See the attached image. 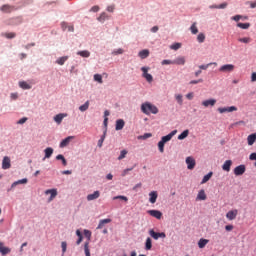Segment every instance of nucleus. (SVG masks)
<instances>
[{
	"label": "nucleus",
	"instance_id": "6e6d98bb",
	"mask_svg": "<svg viewBox=\"0 0 256 256\" xmlns=\"http://www.w3.org/2000/svg\"><path fill=\"white\" fill-rule=\"evenodd\" d=\"M149 69H150L149 67H145V66L141 68V71L143 72L142 77H146L149 74L148 73Z\"/></svg>",
	"mask_w": 256,
	"mask_h": 256
},
{
	"label": "nucleus",
	"instance_id": "ddd939ff",
	"mask_svg": "<svg viewBox=\"0 0 256 256\" xmlns=\"http://www.w3.org/2000/svg\"><path fill=\"white\" fill-rule=\"evenodd\" d=\"M219 113H233V111H237V107L230 106L224 108H218Z\"/></svg>",
	"mask_w": 256,
	"mask_h": 256
},
{
	"label": "nucleus",
	"instance_id": "f03ea898",
	"mask_svg": "<svg viewBox=\"0 0 256 256\" xmlns=\"http://www.w3.org/2000/svg\"><path fill=\"white\" fill-rule=\"evenodd\" d=\"M149 235L152 239H155V241H157V239H165V237H167L165 232H155L153 229L149 230Z\"/></svg>",
	"mask_w": 256,
	"mask_h": 256
},
{
	"label": "nucleus",
	"instance_id": "0eeeda50",
	"mask_svg": "<svg viewBox=\"0 0 256 256\" xmlns=\"http://www.w3.org/2000/svg\"><path fill=\"white\" fill-rule=\"evenodd\" d=\"M147 213L151 217H155V219H161L163 217V213L159 210H148Z\"/></svg>",
	"mask_w": 256,
	"mask_h": 256
},
{
	"label": "nucleus",
	"instance_id": "5701e85b",
	"mask_svg": "<svg viewBox=\"0 0 256 256\" xmlns=\"http://www.w3.org/2000/svg\"><path fill=\"white\" fill-rule=\"evenodd\" d=\"M45 156L43 158V161H45L46 159H50L51 155H53V148L48 147L44 150Z\"/></svg>",
	"mask_w": 256,
	"mask_h": 256
},
{
	"label": "nucleus",
	"instance_id": "79ce46f5",
	"mask_svg": "<svg viewBox=\"0 0 256 256\" xmlns=\"http://www.w3.org/2000/svg\"><path fill=\"white\" fill-rule=\"evenodd\" d=\"M211 65L217 66V62L208 63V64H206V65H200V66H199V69H202L203 71H206V69H209V67H211Z\"/></svg>",
	"mask_w": 256,
	"mask_h": 256
},
{
	"label": "nucleus",
	"instance_id": "69168bd1",
	"mask_svg": "<svg viewBox=\"0 0 256 256\" xmlns=\"http://www.w3.org/2000/svg\"><path fill=\"white\" fill-rule=\"evenodd\" d=\"M250 161H256V153H251L249 156Z\"/></svg>",
	"mask_w": 256,
	"mask_h": 256
},
{
	"label": "nucleus",
	"instance_id": "13d9d810",
	"mask_svg": "<svg viewBox=\"0 0 256 256\" xmlns=\"http://www.w3.org/2000/svg\"><path fill=\"white\" fill-rule=\"evenodd\" d=\"M117 199H121L122 201H125V202L129 201V198H127L126 196H115L113 198L114 201Z\"/></svg>",
	"mask_w": 256,
	"mask_h": 256
},
{
	"label": "nucleus",
	"instance_id": "cd10ccee",
	"mask_svg": "<svg viewBox=\"0 0 256 256\" xmlns=\"http://www.w3.org/2000/svg\"><path fill=\"white\" fill-rule=\"evenodd\" d=\"M138 55L141 59H147V57H149V50H141Z\"/></svg>",
	"mask_w": 256,
	"mask_h": 256
},
{
	"label": "nucleus",
	"instance_id": "052dcab7",
	"mask_svg": "<svg viewBox=\"0 0 256 256\" xmlns=\"http://www.w3.org/2000/svg\"><path fill=\"white\" fill-rule=\"evenodd\" d=\"M144 79H146V81H148V83L153 82V76L151 74H146V76H144Z\"/></svg>",
	"mask_w": 256,
	"mask_h": 256
},
{
	"label": "nucleus",
	"instance_id": "8fccbe9b",
	"mask_svg": "<svg viewBox=\"0 0 256 256\" xmlns=\"http://www.w3.org/2000/svg\"><path fill=\"white\" fill-rule=\"evenodd\" d=\"M125 157H127V150H122L120 152V155L118 157V160L121 161L122 159H125Z\"/></svg>",
	"mask_w": 256,
	"mask_h": 256
},
{
	"label": "nucleus",
	"instance_id": "09e8293b",
	"mask_svg": "<svg viewBox=\"0 0 256 256\" xmlns=\"http://www.w3.org/2000/svg\"><path fill=\"white\" fill-rule=\"evenodd\" d=\"M175 99L179 105H183V95L178 94L175 96Z\"/></svg>",
	"mask_w": 256,
	"mask_h": 256
},
{
	"label": "nucleus",
	"instance_id": "f8f14e48",
	"mask_svg": "<svg viewBox=\"0 0 256 256\" xmlns=\"http://www.w3.org/2000/svg\"><path fill=\"white\" fill-rule=\"evenodd\" d=\"M101 197V192L99 190H96L93 192V194L87 195V201H95V199H99Z\"/></svg>",
	"mask_w": 256,
	"mask_h": 256
},
{
	"label": "nucleus",
	"instance_id": "412c9836",
	"mask_svg": "<svg viewBox=\"0 0 256 256\" xmlns=\"http://www.w3.org/2000/svg\"><path fill=\"white\" fill-rule=\"evenodd\" d=\"M149 201L152 203V204H155L157 203V197H158V194H157V191H152L149 193Z\"/></svg>",
	"mask_w": 256,
	"mask_h": 256
},
{
	"label": "nucleus",
	"instance_id": "9d476101",
	"mask_svg": "<svg viewBox=\"0 0 256 256\" xmlns=\"http://www.w3.org/2000/svg\"><path fill=\"white\" fill-rule=\"evenodd\" d=\"M73 139H75V136L66 137L64 140L61 141L60 148L63 149L65 147H67V145H69L71 143V141H73Z\"/></svg>",
	"mask_w": 256,
	"mask_h": 256
},
{
	"label": "nucleus",
	"instance_id": "bf43d9fd",
	"mask_svg": "<svg viewBox=\"0 0 256 256\" xmlns=\"http://www.w3.org/2000/svg\"><path fill=\"white\" fill-rule=\"evenodd\" d=\"M62 253L65 254L67 252V242L61 243Z\"/></svg>",
	"mask_w": 256,
	"mask_h": 256
},
{
	"label": "nucleus",
	"instance_id": "864d4df0",
	"mask_svg": "<svg viewBox=\"0 0 256 256\" xmlns=\"http://www.w3.org/2000/svg\"><path fill=\"white\" fill-rule=\"evenodd\" d=\"M170 49H173V51H177V49H181V43H174L170 46Z\"/></svg>",
	"mask_w": 256,
	"mask_h": 256
},
{
	"label": "nucleus",
	"instance_id": "c756f323",
	"mask_svg": "<svg viewBox=\"0 0 256 256\" xmlns=\"http://www.w3.org/2000/svg\"><path fill=\"white\" fill-rule=\"evenodd\" d=\"M2 37H6V39H15L17 34H15V32H6L2 34Z\"/></svg>",
	"mask_w": 256,
	"mask_h": 256
},
{
	"label": "nucleus",
	"instance_id": "6ab92c4d",
	"mask_svg": "<svg viewBox=\"0 0 256 256\" xmlns=\"http://www.w3.org/2000/svg\"><path fill=\"white\" fill-rule=\"evenodd\" d=\"M22 23H23V18L16 17V18L10 19V22L8 23V25H21Z\"/></svg>",
	"mask_w": 256,
	"mask_h": 256
},
{
	"label": "nucleus",
	"instance_id": "4468645a",
	"mask_svg": "<svg viewBox=\"0 0 256 256\" xmlns=\"http://www.w3.org/2000/svg\"><path fill=\"white\" fill-rule=\"evenodd\" d=\"M0 253L3 256L9 255V253H11V248L5 247V245H3V242H0Z\"/></svg>",
	"mask_w": 256,
	"mask_h": 256
},
{
	"label": "nucleus",
	"instance_id": "f3484780",
	"mask_svg": "<svg viewBox=\"0 0 256 256\" xmlns=\"http://www.w3.org/2000/svg\"><path fill=\"white\" fill-rule=\"evenodd\" d=\"M231 165H233V161L232 160H226L224 162V164L222 165L223 171H226L227 173H229V171H231Z\"/></svg>",
	"mask_w": 256,
	"mask_h": 256
},
{
	"label": "nucleus",
	"instance_id": "f257e3e1",
	"mask_svg": "<svg viewBox=\"0 0 256 256\" xmlns=\"http://www.w3.org/2000/svg\"><path fill=\"white\" fill-rule=\"evenodd\" d=\"M141 111L144 115H151V113L152 115H157V113H159V108L149 102H146L141 105Z\"/></svg>",
	"mask_w": 256,
	"mask_h": 256
},
{
	"label": "nucleus",
	"instance_id": "e433bc0d",
	"mask_svg": "<svg viewBox=\"0 0 256 256\" xmlns=\"http://www.w3.org/2000/svg\"><path fill=\"white\" fill-rule=\"evenodd\" d=\"M207 243H209V240L207 239H200L199 242H198V247L200 249H203L205 247V245H207Z\"/></svg>",
	"mask_w": 256,
	"mask_h": 256
},
{
	"label": "nucleus",
	"instance_id": "de8ad7c7",
	"mask_svg": "<svg viewBox=\"0 0 256 256\" xmlns=\"http://www.w3.org/2000/svg\"><path fill=\"white\" fill-rule=\"evenodd\" d=\"M94 81H97V83H103V76L101 74H95L94 75Z\"/></svg>",
	"mask_w": 256,
	"mask_h": 256
},
{
	"label": "nucleus",
	"instance_id": "37998d69",
	"mask_svg": "<svg viewBox=\"0 0 256 256\" xmlns=\"http://www.w3.org/2000/svg\"><path fill=\"white\" fill-rule=\"evenodd\" d=\"M19 87H21V89H31V85L25 81L19 82Z\"/></svg>",
	"mask_w": 256,
	"mask_h": 256
},
{
	"label": "nucleus",
	"instance_id": "473e14b6",
	"mask_svg": "<svg viewBox=\"0 0 256 256\" xmlns=\"http://www.w3.org/2000/svg\"><path fill=\"white\" fill-rule=\"evenodd\" d=\"M97 19L100 23H105V20L109 19V16L107 15V13L103 12Z\"/></svg>",
	"mask_w": 256,
	"mask_h": 256
},
{
	"label": "nucleus",
	"instance_id": "2eb2a0df",
	"mask_svg": "<svg viewBox=\"0 0 256 256\" xmlns=\"http://www.w3.org/2000/svg\"><path fill=\"white\" fill-rule=\"evenodd\" d=\"M46 195H50L49 201H53L57 197V189H48L45 191Z\"/></svg>",
	"mask_w": 256,
	"mask_h": 256
},
{
	"label": "nucleus",
	"instance_id": "9b49d317",
	"mask_svg": "<svg viewBox=\"0 0 256 256\" xmlns=\"http://www.w3.org/2000/svg\"><path fill=\"white\" fill-rule=\"evenodd\" d=\"M186 164H187V169H195V158L194 157H187L186 158Z\"/></svg>",
	"mask_w": 256,
	"mask_h": 256
},
{
	"label": "nucleus",
	"instance_id": "7c9ffc66",
	"mask_svg": "<svg viewBox=\"0 0 256 256\" xmlns=\"http://www.w3.org/2000/svg\"><path fill=\"white\" fill-rule=\"evenodd\" d=\"M77 55H80V57H91V52H89L88 50H83V51H78Z\"/></svg>",
	"mask_w": 256,
	"mask_h": 256
},
{
	"label": "nucleus",
	"instance_id": "4d7b16f0",
	"mask_svg": "<svg viewBox=\"0 0 256 256\" xmlns=\"http://www.w3.org/2000/svg\"><path fill=\"white\" fill-rule=\"evenodd\" d=\"M161 65H174V60H163Z\"/></svg>",
	"mask_w": 256,
	"mask_h": 256
},
{
	"label": "nucleus",
	"instance_id": "7ed1b4c3",
	"mask_svg": "<svg viewBox=\"0 0 256 256\" xmlns=\"http://www.w3.org/2000/svg\"><path fill=\"white\" fill-rule=\"evenodd\" d=\"M221 73H231L235 71V65L233 64H225L219 68Z\"/></svg>",
	"mask_w": 256,
	"mask_h": 256
},
{
	"label": "nucleus",
	"instance_id": "3c124183",
	"mask_svg": "<svg viewBox=\"0 0 256 256\" xmlns=\"http://www.w3.org/2000/svg\"><path fill=\"white\" fill-rule=\"evenodd\" d=\"M238 41H239V43L247 44L251 41V38L250 37L239 38Z\"/></svg>",
	"mask_w": 256,
	"mask_h": 256
},
{
	"label": "nucleus",
	"instance_id": "aec40b11",
	"mask_svg": "<svg viewBox=\"0 0 256 256\" xmlns=\"http://www.w3.org/2000/svg\"><path fill=\"white\" fill-rule=\"evenodd\" d=\"M207 199V194H205V190H200L196 197V201H205Z\"/></svg>",
	"mask_w": 256,
	"mask_h": 256
},
{
	"label": "nucleus",
	"instance_id": "a18cd8bd",
	"mask_svg": "<svg viewBox=\"0 0 256 256\" xmlns=\"http://www.w3.org/2000/svg\"><path fill=\"white\" fill-rule=\"evenodd\" d=\"M197 41L198 43H205V34L203 33L198 34Z\"/></svg>",
	"mask_w": 256,
	"mask_h": 256
},
{
	"label": "nucleus",
	"instance_id": "603ef678",
	"mask_svg": "<svg viewBox=\"0 0 256 256\" xmlns=\"http://www.w3.org/2000/svg\"><path fill=\"white\" fill-rule=\"evenodd\" d=\"M151 137H153V134H151V133H145L144 135L139 136L138 139H143V140H145V139H149V138H151Z\"/></svg>",
	"mask_w": 256,
	"mask_h": 256
},
{
	"label": "nucleus",
	"instance_id": "5fc2aeb1",
	"mask_svg": "<svg viewBox=\"0 0 256 256\" xmlns=\"http://www.w3.org/2000/svg\"><path fill=\"white\" fill-rule=\"evenodd\" d=\"M107 132H104V134L101 136V138L98 141V147H103V141H105V135Z\"/></svg>",
	"mask_w": 256,
	"mask_h": 256
},
{
	"label": "nucleus",
	"instance_id": "423d86ee",
	"mask_svg": "<svg viewBox=\"0 0 256 256\" xmlns=\"http://www.w3.org/2000/svg\"><path fill=\"white\" fill-rule=\"evenodd\" d=\"M239 214V211L237 209L230 210L226 214V218L228 221H234V219H237V215Z\"/></svg>",
	"mask_w": 256,
	"mask_h": 256
},
{
	"label": "nucleus",
	"instance_id": "6e6552de",
	"mask_svg": "<svg viewBox=\"0 0 256 256\" xmlns=\"http://www.w3.org/2000/svg\"><path fill=\"white\" fill-rule=\"evenodd\" d=\"M175 135H177V130H173L168 135L163 136L161 138V141L164 142V143H168V141H171V139H173V137H175Z\"/></svg>",
	"mask_w": 256,
	"mask_h": 256
},
{
	"label": "nucleus",
	"instance_id": "4c0bfd02",
	"mask_svg": "<svg viewBox=\"0 0 256 256\" xmlns=\"http://www.w3.org/2000/svg\"><path fill=\"white\" fill-rule=\"evenodd\" d=\"M27 178L18 180L12 184V187H17V185H25L27 183Z\"/></svg>",
	"mask_w": 256,
	"mask_h": 256
},
{
	"label": "nucleus",
	"instance_id": "a211bd4d",
	"mask_svg": "<svg viewBox=\"0 0 256 256\" xmlns=\"http://www.w3.org/2000/svg\"><path fill=\"white\" fill-rule=\"evenodd\" d=\"M123 127H125V120L124 119H118L116 121L115 130L116 131H121L123 129Z\"/></svg>",
	"mask_w": 256,
	"mask_h": 256
},
{
	"label": "nucleus",
	"instance_id": "393cba45",
	"mask_svg": "<svg viewBox=\"0 0 256 256\" xmlns=\"http://www.w3.org/2000/svg\"><path fill=\"white\" fill-rule=\"evenodd\" d=\"M255 141H256V133H253V134H250L248 137H247V142H248V145H254L255 144Z\"/></svg>",
	"mask_w": 256,
	"mask_h": 256
},
{
	"label": "nucleus",
	"instance_id": "72a5a7b5",
	"mask_svg": "<svg viewBox=\"0 0 256 256\" xmlns=\"http://www.w3.org/2000/svg\"><path fill=\"white\" fill-rule=\"evenodd\" d=\"M190 31H191L192 35H197V33H199V29L197 28V23L196 22H194L191 25Z\"/></svg>",
	"mask_w": 256,
	"mask_h": 256
},
{
	"label": "nucleus",
	"instance_id": "774afa93",
	"mask_svg": "<svg viewBox=\"0 0 256 256\" xmlns=\"http://www.w3.org/2000/svg\"><path fill=\"white\" fill-rule=\"evenodd\" d=\"M227 5H228L227 2H224L220 5H218V9H226Z\"/></svg>",
	"mask_w": 256,
	"mask_h": 256
},
{
	"label": "nucleus",
	"instance_id": "58836bf2",
	"mask_svg": "<svg viewBox=\"0 0 256 256\" xmlns=\"http://www.w3.org/2000/svg\"><path fill=\"white\" fill-rule=\"evenodd\" d=\"M67 59H69L68 56L60 57L56 60V63L58 65H65V61H67Z\"/></svg>",
	"mask_w": 256,
	"mask_h": 256
},
{
	"label": "nucleus",
	"instance_id": "a19ab883",
	"mask_svg": "<svg viewBox=\"0 0 256 256\" xmlns=\"http://www.w3.org/2000/svg\"><path fill=\"white\" fill-rule=\"evenodd\" d=\"M158 149L160 151V153H164L165 152V142L160 140L158 142Z\"/></svg>",
	"mask_w": 256,
	"mask_h": 256
},
{
	"label": "nucleus",
	"instance_id": "1a4fd4ad",
	"mask_svg": "<svg viewBox=\"0 0 256 256\" xmlns=\"http://www.w3.org/2000/svg\"><path fill=\"white\" fill-rule=\"evenodd\" d=\"M2 169H11V158H9V156L3 158Z\"/></svg>",
	"mask_w": 256,
	"mask_h": 256
},
{
	"label": "nucleus",
	"instance_id": "b1692460",
	"mask_svg": "<svg viewBox=\"0 0 256 256\" xmlns=\"http://www.w3.org/2000/svg\"><path fill=\"white\" fill-rule=\"evenodd\" d=\"M107 223H111V219L106 218V219L100 220L99 224L97 226V229H103V227H105V225H107Z\"/></svg>",
	"mask_w": 256,
	"mask_h": 256
},
{
	"label": "nucleus",
	"instance_id": "2f4dec72",
	"mask_svg": "<svg viewBox=\"0 0 256 256\" xmlns=\"http://www.w3.org/2000/svg\"><path fill=\"white\" fill-rule=\"evenodd\" d=\"M189 137V130H184L179 136L178 140L183 141V139H187Z\"/></svg>",
	"mask_w": 256,
	"mask_h": 256
},
{
	"label": "nucleus",
	"instance_id": "dca6fc26",
	"mask_svg": "<svg viewBox=\"0 0 256 256\" xmlns=\"http://www.w3.org/2000/svg\"><path fill=\"white\" fill-rule=\"evenodd\" d=\"M215 103H217V100L208 99V100H204L202 102V105H203V107H215Z\"/></svg>",
	"mask_w": 256,
	"mask_h": 256
},
{
	"label": "nucleus",
	"instance_id": "ea45409f",
	"mask_svg": "<svg viewBox=\"0 0 256 256\" xmlns=\"http://www.w3.org/2000/svg\"><path fill=\"white\" fill-rule=\"evenodd\" d=\"M237 27H239V29H249L251 27V24L250 23H241V22H239L237 24Z\"/></svg>",
	"mask_w": 256,
	"mask_h": 256
},
{
	"label": "nucleus",
	"instance_id": "a878e982",
	"mask_svg": "<svg viewBox=\"0 0 256 256\" xmlns=\"http://www.w3.org/2000/svg\"><path fill=\"white\" fill-rule=\"evenodd\" d=\"M152 248H153V241L151 240L150 237H148L145 242V249L146 251H151Z\"/></svg>",
	"mask_w": 256,
	"mask_h": 256
},
{
	"label": "nucleus",
	"instance_id": "49530a36",
	"mask_svg": "<svg viewBox=\"0 0 256 256\" xmlns=\"http://www.w3.org/2000/svg\"><path fill=\"white\" fill-rule=\"evenodd\" d=\"M84 236L86 237L87 241L89 243V241H91V231L90 230H87L85 229L84 230Z\"/></svg>",
	"mask_w": 256,
	"mask_h": 256
},
{
	"label": "nucleus",
	"instance_id": "c03bdc74",
	"mask_svg": "<svg viewBox=\"0 0 256 256\" xmlns=\"http://www.w3.org/2000/svg\"><path fill=\"white\" fill-rule=\"evenodd\" d=\"M87 109H89V101H86L83 105L79 107V111L82 112L87 111Z\"/></svg>",
	"mask_w": 256,
	"mask_h": 256
},
{
	"label": "nucleus",
	"instance_id": "c85d7f7f",
	"mask_svg": "<svg viewBox=\"0 0 256 256\" xmlns=\"http://www.w3.org/2000/svg\"><path fill=\"white\" fill-rule=\"evenodd\" d=\"M211 177H213V172H209L208 174H206L201 181V185H205V183H207V181H209Z\"/></svg>",
	"mask_w": 256,
	"mask_h": 256
},
{
	"label": "nucleus",
	"instance_id": "bb28decb",
	"mask_svg": "<svg viewBox=\"0 0 256 256\" xmlns=\"http://www.w3.org/2000/svg\"><path fill=\"white\" fill-rule=\"evenodd\" d=\"M174 65H185V57L179 56L174 60Z\"/></svg>",
	"mask_w": 256,
	"mask_h": 256
},
{
	"label": "nucleus",
	"instance_id": "4be33fe9",
	"mask_svg": "<svg viewBox=\"0 0 256 256\" xmlns=\"http://www.w3.org/2000/svg\"><path fill=\"white\" fill-rule=\"evenodd\" d=\"M67 116V114H58L54 117V121L55 123H57L58 125H61V123L63 122V119H65V117Z\"/></svg>",
	"mask_w": 256,
	"mask_h": 256
},
{
	"label": "nucleus",
	"instance_id": "680f3d73",
	"mask_svg": "<svg viewBox=\"0 0 256 256\" xmlns=\"http://www.w3.org/2000/svg\"><path fill=\"white\" fill-rule=\"evenodd\" d=\"M123 49H117L112 52V55H123Z\"/></svg>",
	"mask_w": 256,
	"mask_h": 256
},
{
	"label": "nucleus",
	"instance_id": "0e129e2a",
	"mask_svg": "<svg viewBox=\"0 0 256 256\" xmlns=\"http://www.w3.org/2000/svg\"><path fill=\"white\" fill-rule=\"evenodd\" d=\"M232 21H239L240 19H243V16H241V15H235V16H233L232 18Z\"/></svg>",
	"mask_w": 256,
	"mask_h": 256
},
{
	"label": "nucleus",
	"instance_id": "20e7f679",
	"mask_svg": "<svg viewBox=\"0 0 256 256\" xmlns=\"http://www.w3.org/2000/svg\"><path fill=\"white\" fill-rule=\"evenodd\" d=\"M245 171H247V168L245 167V165L241 164V165L237 166L236 168H234V175H236V177H239V176L243 175L245 173Z\"/></svg>",
	"mask_w": 256,
	"mask_h": 256
},
{
	"label": "nucleus",
	"instance_id": "f704fd0d",
	"mask_svg": "<svg viewBox=\"0 0 256 256\" xmlns=\"http://www.w3.org/2000/svg\"><path fill=\"white\" fill-rule=\"evenodd\" d=\"M56 159L57 161H62V165H64V167H67V160L65 159V156L59 154L56 156Z\"/></svg>",
	"mask_w": 256,
	"mask_h": 256
},
{
	"label": "nucleus",
	"instance_id": "39448f33",
	"mask_svg": "<svg viewBox=\"0 0 256 256\" xmlns=\"http://www.w3.org/2000/svg\"><path fill=\"white\" fill-rule=\"evenodd\" d=\"M17 8H15V6H11L9 4H4L1 6L0 11H2V13H13V11H16Z\"/></svg>",
	"mask_w": 256,
	"mask_h": 256
},
{
	"label": "nucleus",
	"instance_id": "338daca9",
	"mask_svg": "<svg viewBox=\"0 0 256 256\" xmlns=\"http://www.w3.org/2000/svg\"><path fill=\"white\" fill-rule=\"evenodd\" d=\"M24 123H27V118H21L19 121H18V125H23Z\"/></svg>",
	"mask_w": 256,
	"mask_h": 256
},
{
	"label": "nucleus",
	"instance_id": "c9c22d12",
	"mask_svg": "<svg viewBox=\"0 0 256 256\" xmlns=\"http://www.w3.org/2000/svg\"><path fill=\"white\" fill-rule=\"evenodd\" d=\"M84 253H85V256H91V250L89 249V242L84 243Z\"/></svg>",
	"mask_w": 256,
	"mask_h": 256
},
{
	"label": "nucleus",
	"instance_id": "e2e57ef3",
	"mask_svg": "<svg viewBox=\"0 0 256 256\" xmlns=\"http://www.w3.org/2000/svg\"><path fill=\"white\" fill-rule=\"evenodd\" d=\"M69 27V24L67 22H62L61 23V29L62 31H67V28Z\"/></svg>",
	"mask_w": 256,
	"mask_h": 256
}]
</instances>
